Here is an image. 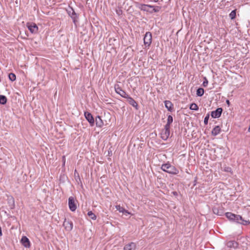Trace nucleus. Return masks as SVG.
<instances>
[{"mask_svg":"<svg viewBox=\"0 0 250 250\" xmlns=\"http://www.w3.org/2000/svg\"><path fill=\"white\" fill-rule=\"evenodd\" d=\"M161 169L164 171L170 174H176L179 172L177 169L169 163L163 164L161 166Z\"/></svg>","mask_w":250,"mask_h":250,"instance_id":"nucleus-2","label":"nucleus"},{"mask_svg":"<svg viewBox=\"0 0 250 250\" xmlns=\"http://www.w3.org/2000/svg\"><path fill=\"white\" fill-rule=\"evenodd\" d=\"M63 225L65 229L67 231H70L73 229V223L71 221H69L65 219Z\"/></svg>","mask_w":250,"mask_h":250,"instance_id":"nucleus-10","label":"nucleus"},{"mask_svg":"<svg viewBox=\"0 0 250 250\" xmlns=\"http://www.w3.org/2000/svg\"><path fill=\"white\" fill-rule=\"evenodd\" d=\"M115 90L117 93L124 98H126L128 95L120 87L118 84L115 85Z\"/></svg>","mask_w":250,"mask_h":250,"instance_id":"nucleus-4","label":"nucleus"},{"mask_svg":"<svg viewBox=\"0 0 250 250\" xmlns=\"http://www.w3.org/2000/svg\"><path fill=\"white\" fill-rule=\"evenodd\" d=\"M9 79L12 82H13L16 80V77L15 74L11 73L8 75Z\"/></svg>","mask_w":250,"mask_h":250,"instance_id":"nucleus-24","label":"nucleus"},{"mask_svg":"<svg viewBox=\"0 0 250 250\" xmlns=\"http://www.w3.org/2000/svg\"><path fill=\"white\" fill-rule=\"evenodd\" d=\"M12 201L13 202V205H12V206L11 207V208H12L14 207V199L13 198H12Z\"/></svg>","mask_w":250,"mask_h":250,"instance_id":"nucleus-32","label":"nucleus"},{"mask_svg":"<svg viewBox=\"0 0 250 250\" xmlns=\"http://www.w3.org/2000/svg\"><path fill=\"white\" fill-rule=\"evenodd\" d=\"M221 128L219 126H216L212 130L211 133L213 136H216L220 132Z\"/></svg>","mask_w":250,"mask_h":250,"instance_id":"nucleus-18","label":"nucleus"},{"mask_svg":"<svg viewBox=\"0 0 250 250\" xmlns=\"http://www.w3.org/2000/svg\"><path fill=\"white\" fill-rule=\"evenodd\" d=\"M21 243L25 247L29 248L30 247V243L28 238L26 236H22L21 239Z\"/></svg>","mask_w":250,"mask_h":250,"instance_id":"nucleus-12","label":"nucleus"},{"mask_svg":"<svg viewBox=\"0 0 250 250\" xmlns=\"http://www.w3.org/2000/svg\"><path fill=\"white\" fill-rule=\"evenodd\" d=\"M134 141H135V138H134V139H133L132 140V142H134Z\"/></svg>","mask_w":250,"mask_h":250,"instance_id":"nucleus-36","label":"nucleus"},{"mask_svg":"<svg viewBox=\"0 0 250 250\" xmlns=\"http://www.w3.org/2000/svg\"><path fill=\"white\" fill-rule=\"evenodd\" d=\"M223 109L222 108H218L216 110L213 111L211 113V116L213 118H217L220 117Z\"/></svg>","mask_w":250,"mask_h":250,"instance_id":"nucleus-11","label":"nucleus"},{"mask_svg":"<svg viewBox=\"0 0 250 250\" xmlns=\"http://www.w3.org/2000/svg\"><path fill=\"white\" fill-rule=\"evenodd\" d=\"M84 116L86 119L90 124V125L93 126L94 124L95 120L92 114L88 112H85Z\"/></svg>","mask_w":250,"mask_h":250,"instance_id":"nucleus-7","label":"nucleus"},{"mask_svg":"<svg viewBox=\"0 0 250 250\" xmlns=\"http://www.w3.org/2000/svg\"><path fill=\"white\" fill-rule=\"evenodd\" d=\"M66 11L68 15L71 17V18L73 20V21L75 22L77 16L74 11V10L72 7H69L67 9H66Z\"/></svg>","mask_w":250,"mask_h":250,"instance_id":"nucleus-9","label":"nucleus"},{"mask_svg":"<svg viewBox=\"0 0 250 250\" xmlns=\"http://www.w3.org/2000/svg\"><path fill=\"white\" fill-rule=\"evenodd\" d=\"M127 101L128 103L132 105L133 107H135L136 109H138V105L136 102L133 100L132 98L129 97V96L126 98Z\"/></svg>","mask_w":250,"mask_h":250,"instance_id":"nucleus-14","label":"nucleus"},{"mask_svg":"<svg viewBox=\"0 0 250 250\" xmlns=\"http://www.w3.org/2000/svg\"><path fill=\"white\" fill-rule=\"evenodd\" d=\"M173 193L174 194H176V192H173Z\"/></svg>","mask_w":250,"mask_h":250,"instance_id":"nucleus-38","label":"nucleus"},{"mask_svg":"<svg viewBox=\"0 0 250 250\" xmlns=\"http://www.w3.org/2000/svg\"><path fill=\"white\" fill-rule=\"evenodd\" d=\"M189 108L190 110L196 111L198 109V106L196 104L192 103L190 104Z\"/></svg>","mask_w":250,"mask_h":250,"instance_id":"nucleus-23","label":"nucleus"},{"mask_svg":"<svg viewBox=\"0 0 250 250\" xmlns=\"http://www.w3.org/2000/svg\"><path fill=\"white\" fill-rule=\"evenodd\" d=\"M76 170H75V175L76 174Z\"/></svg>","mask_w":250,"mask_h":250,"instance_id":"nucleus-39","label":"nucleus"},{"mask_svg":"<svg viewBox=\"0 0 250 250\" xmlns=\"http://www.w3.org/2000/svg\"><path fill=\"white\" fill-rule=\"evenodd\" d=\"M87 215L92 220H95L96 219V215L92 211H89L87 213Z\"/></svg>","mask_w":250,"mask_h":250,"instance_id":"nucleus-22","label":"nucleus"},{"mask_svg":"<svg viewBox=\"0 0 250 250\" xmlns=\"http://www.w3.org/2000/svg\"><path fill=\"white\" fill-rule=\"evenodd\" d=\"M226 216L230 220L234 221L244 225H247L250 223L249 220H244L240 215H235L231 212L226 213Z\"/></svg>","mask_w":250,"mask_h":250,"instance_id":"nucleus-1","label":"nucleus"},{"mask_svg":"<svg viewBox=\"0 0 250 250\" xmlns=\"http://www.w3.org/2000/svg\"><path fill=\"white\" fill-rule=\"evenodd\" d=\"M2 235L1 228L0 227V236Z\"/></svg>","mask_w":250,"mask_h":250,"instance_id":"nucleus-34","label":"nucleus"},{"mask_svg":"<svg viewBox=\"0 0 250 250\" xmlns=\"http://www.w3.org/2000/svg\"><path fill=\"white\" fill-rule=\"evenodd\" d=\"M116 208L120 212H122L125 215L129 214V212L127 211V210H125L124 208L121 207L120 205L116 206Z\"/></svg>","mask_w":250,"mask_h":250,"instance_id":"nucleus-19","label":"nucleus"},{"mask_svg":"<svg viewBox=\"0 0 250 250\" xmlns=\"http://www.w3.org/2000/svg\"><path fill=\"white\" fill-rule=\"evenodd\" d=\"M169 135L170 130H167L165 129H164L161 133V138L164 140H167L169 137Z\"/></svg>","mask_w":250,"mask_h":250,"instance_id":"nucleus-13","label":"nucleus"},{"mask_svg":"<svg viewBox=\"0 0 250 250\" xmlns=\"http://www.w3.org/2000/svg\"><path fill=\"white\" fill-rule=\"evenodd\" d=\"M62 161H63V166H64L65 165V157L64 156H63L62 157Z\"/></svg>","mask_w":250,"mask_h":250,"instance_id":"nucleus-31","label":"nucleus"},{"mask_svg":"<svg viewBox=\"0 0 250 250\" xmlns=\"http://www.w3.org/2000/svg\"><path fill=\"white\" fill-rule=\"evenodd\" d=\"M170 124H168L167 123L165 126L164 129L167 130H170Z\"/></svg>","mask_w":250,"mask_h":250,"instance_id":"nucleus-29","label":"nucleus"},{"mask_svg":"<svg viewBox=\"0 0 250 250\" xmlns=\"http://www.w3.org/2000/svg\"><path fill=\"white\" fill-rule=\"evenodd\" d=\"M95 122L97 126L99 127H102L104 125L103 120H102L101 117L99 116L96 117L95 119Z\"/></svg>","mask_w":250,"mask_h":250,"instance_id":"nucleus-17","label":"nucleus"},{"mask_svg":"<svg viewBox=\"0 0 250 250\" xmlns=\"http://www.w3.org/2000/svg\"><path fill=\"white\" fill-rule=\"evenodd\" d=\"M7 98L4 95H0V104H4L7 102Z\"/></svg>","mask_w":250,"mask_h":250,"instance_id":"nucleus-20","label":"nucleus"},{"mask_svg":"<svg viewBox=\"0 0 250 250\" xmlns=\"http://www.w3.org/2000/svg\"><path fill=\"white\" fill-rule=\"evenodd\" d=\"M136 246L135 243L131 242L125 246L124 250H135Z\"/></svg>","mask_w":250,"mask_h":250,"instance_id":"nucleus-15","label":"nucleus"},{"mask_svg":"<svg viewBox=\"0 0 250 250\" xmlns=\"http://www.w3.org/2000/svg\"><path fill=\"white\" fill-rule=\"evenodd\" d=\"M229 18L231 20L234 19L235 18V17H236V11H235V10L232 11L230 12V13L229 14Z\"/></svg>","mask_w":250,"mask_h":250,"instance_id":"nucleus-25","label":"nucleus"},{"mask_svg":"<svg viewBox=\"0 0 250 250\" xmlns=\"http://www.w3.org/2000/svg\"><path fill=\"white\" fill-rule=\"evenodd\" d=\"M152 42V35L150 32H147L146 33L144 38V43L146 47H148Z\"/></svg>","mask_w":250,"mask_h":250,"instance_id":"nucleus-3","label":"nucleus"},{"mask_svg":"<svg viewBox=\"0 0 250 250\" xmlns=\"http://www.w3.org/2000/svg\"><path fill=\"white\" fill-rule=\"evenodd\" d=\"M68 206L69 209L72 211H74L77 208L76 205L75 203V200L74 197L71 196L68 198Z\"/></svg>","mask_w":250,"mask_h":250,"instance_id":"nucleus-6","label":"nucleus"},{"mask_svg":"<svg viewBox=\"0 0 250 250\" xmlns=\"http://www.w3.org/2000/svg\"><path fill=\"white\" fill-rule=\"evenodd\" d=\"M231 242H229V243H228V246L229 247H231Z\"/></svg>","mask_w":250,"mask_h":250,"instance_id":"nucleus-35","label":"nucleus"},{"mask_svg":"<svg viewBox=\"0 0 250 250\" xmlns=\"http://www.w3.org/2000/svg\"><path fill=\"white\" fill-rule=\"evenodd\" d=\"M172 122H173V118H172V116L168 115V117H167V123L171 125Z\"/></svg>","mask_w":250,"mask_h":250,"instance_id":"nucleus-26","label":"nucleus"},{"mask_svg":"<svg viewBox=\"0 0 250 250\" xmlns=\"http://www.w3.org/2000/svg\"><path fill=\"white\" fill-rule=\"evenodd\" d=\"M27 27L32 33H37L38 31V27L35 23H27Z\"/></svg>","mask_w":250,"mask_h":250,"instance_id":"nucleus-5","label":"nucleus"},{"mask_svg":"<svg viewBox=\"0 0 250 250\" xmlns=\"http://www.w3.org/2000/svg\"><path fill=\"white\" fill-rule=\"evenodd\" d=\"M208 81L207 80L206 78H205V81H204V82L203 83V85L204 87H206L208 85Z\"/></svg>","mask_w":250,"mask_h":250,"instance_id":"nucleus-30","label":"nucleus"},{"mask_svg":"<svg viewBox=\"0 0 250 250\" xmlns=\"http://www.w3.org/2000/svg\"><path fill=\"white\" fill-rule=\"evenodd\" d=\"M249 131L250 132V126L249 127Z\"/></svg>","mask_w":250,"mask_h":250,"instance_id":"nucleus-37","label":"nucleus"},{"mask_svg":"<svg viewBox=\"0 0 250 250\" xmlns=\"http://www.w3.org/2000/svg\"><path fill=\"white\" fill-rule=\"evenodd\" d=\"M226 103H227V104L228 105V106H229V105H230V102H229V100H227L226 101Z\"/></svg>","mask_w":250,"mask_h":250,"instance_id":"nucleus-33","label":"nucleus"},{"mask_svg":"<svg viewBox=\"0 0 250 250\" xmlns=\"http://www.w3.org/2000/svg\"><path fill=\"white\" fill-rule=\"evenodd\" d=\"M166 108L169 111H172L173 108V104L170 101H165L164 102Z\"/></svg>","mask_w":250,"mask_h":250,"instance_id":"nucleus-16","label":"nucleus"},{"mask_svg":"<svg viewBox=\"0 0 250 250\" xmlns=\"http://www.w3.org/2000/svg\"><path fill=\"white\" fill-rule=\"evenodd\" d=\"M160 10V7H157L156 8H153L148 5L142 4V10L144 11H154V12H158Z\"/></svg>","mask_w":250,"mask_h":250,"instance_id":"nucleus-8","label":"nucleus"},{"mask_svg":"<svg viewBox=\"0 0 250 250\" xmlns=\"http://www.w3.org/2000/svg\"><path fill=\"white\" fill-rule=\"evenodd\" d=\"M204 93V90L203 88H199L197 90V92H196V95L198 96H202L203 95Z\"/></svg>","mask_w":250,"mask_h":250,"instance_id":"nucleus-21","label":"nucleus"},{"mask_svg":"<svg viewBox=\"0 0 250 250\" xmlns=\"http://www.w3.org/2000/svg\"><path fill=\"white\" fill-rule=\"evenodd\" d=\"M209 117V115L208 114L207 115V116L205 117L204 121V123L205 125H207L208 123V119Z\"/></svg>","mask_w":250,"mask_h":250,"instance_id":"nucleus-27","label":"nucleus"},{"mask_svg":"<svg viewBox=\"0 0 250 250\" xmlns=\"http://www.w3.org/2000/svg\"><path fill=\"white\" fill-rule=\"evenodd\" d=\"M116 13L118 14V16H120L122 15L123 11L120 8H118L116 10Z\"/></svg>","mask_w":250,"mask_h":250,"instance_id":"nucleus-28","label":"nucleus"}]
</instances>
